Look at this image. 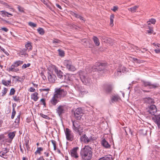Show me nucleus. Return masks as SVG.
<instances>
[{"label": "nucleus", "mask_w": 160, "mask_h": 160, "mask_svg": "<svg viewBox=\"0 0 160 160\" xmlns=\"http://www.w3.org/2000/svg\"><path fill=\"white\" fill-rule=\"evenodd\" d=\"M2 84L6 86H10L11 85V80L10 79L7 81L3 79L2 81Z\"/></svg>", "instance_id": "7c9ffc66"}, {"label": "nucleus", "mask_w": 160, "mask_h": 160, "mask_svg": "<svg viewBox=\"0 0 160 160\" xmlns=\"http://www.w3.org/2000/svg\"><path fill=\"white\" fill-rule=\"evenodd\" d=\"M23 62L21 60H17L14 62L11 67L8 68L9 72H17L19 71V69L17 68L18 66L22 64Z\"/></svg>", "instance_id": "7ed1b4c3"}, {"label": "nucleus", "mask_w": 160, "mask_h": 160, "mask_svg": "<svg viewBox=\"0 0 160 160\" xmlns=\"http://www.w3.org/2000/svg\"><path fill=\"white\" fill-rule=\"evenodd\" d=\"M132 60L135 62H136L137 63H140L141 62L140 60L138 59L137 58H133Z\"/></svg>", "instance_id": "4d7b16f0"}, {"label": "nucleus", "mask_w": 160, "mask_h": 160, "mask_svg": "<svg viewBox=\"0 0 160 160\" xmlns=\"http://www.w3.org/2000/svg\"><path fill=\"white\" fill-rule=\"evenodd\" d=\"M0 12L1 14L3 17L7 16L9 17L13 16L12 14L9 13L5 11H2Z\"/></svg>", "instance_id": "c756f323"}, {"label": "nucleus", "mask_w": 160, "mask_h": 160, "mask_svg": "<svg viewBox=\"0 0 160 160\" xmlns=\"http://www.w3.org/2000/svg\"><path fill=\"white\" fill-rule=\"evenodd\" d=\"M138 7L137 6H135L134 7H132L130 8V11H131L132 12H136L137 8H138Z\"/></svg>", "instance_id": "a19ab883"}, {"label": "nucleus", "mask_w": 160, "mask_h": 160, "mask_svg": "<svg viewBox=\"0 0 160 160\" xmlns=\"http://www.w3.org/2000/svg\"><path fill=\"white\" fill-rule=\"evenodd\" d=\"M103 90L106 94H110L112 92L113 89V85L111 84L105 83L102 86Z\"/></svg>", "instance_id": "1a4fd4ad"}, {"label": "nucleus", "mask_w": 160, "mask_h": 160, "mask_svg": "<svg viewBox=\"0 0 160 160\" xmlns=\"http://www.w3.org/2000/svg\"><path fill=\"white\" fill-rule=\"evenodd\" d=\"M58 51L59 52V55L61 57H63L64 56L65 53L63 50H61L60 49H58Z\"/></svg>", "instance_id": "79ce46f5"}, {"label": "nucleus", "mask_w": 160, "mask_h": 160, "mask_svg": "<svg viewBox=\"0 0 160 160\" xmlns=\"http://www.w3.org/2000/svg\"><path fill=\"white\" fill-rule=\"evenodd\" d=\"M66 138L67 140L72 141L74 139V135L72 131L68 128H66L65 131Z\"/></svg>", "instance_id": "0eeeda50"}, {"label": "nucleus", "mask_w": 160, "mask_h": 160, "mask_svg": "<svg viewBox=\"0 0 160 160\" xmlns=\"http://www.w3.org/2000/svg\"><path fill=\"white\" fill-rule=\"evenodd\" d=\"M16 113V112L15 110V109H14V108H12V115L11 116V118L12 119H13L14 118L15 115Z\"/></svg>", "instance_id": "09e8293b"}, {"label": "nucleus", "mask_w": 160, "mask_h": 160, "mask_svg": "<svg viewBox=\"0 0 160 160\" xmlns=\"http://www.w3.org/2000/svg\"><path fill=\"white\" fill-rule=\"evenodd\" d=\"M78 73L80 79L82 78V77H84L85 76L84 74L85 72L84 71L80 70L78 72Z\"/></svg>", "instance_id": "58836bf2"}, {"label": "nucleus", "mask_w": 160, "mask_h": 160, "mask_svg": "<svg viewBox=\"0 0 160 160\" xmlns=\"http://www.w3.org/2000/svg\"><path fill=\"white\" fill-rule=\"evenodd\" d=\"M81 125H79V123L78 122H73L72 128L74 131L76 132L78 131L82 128L81 127Z\"/></svg>", "instance_id": "2eb2a0df"}, {"label": "nucleus", "mask_w": 160, "mask_h": 160, "mask_svg": "<svg viewBox=\"0 0 160 160\" xmlns=\"http://www.w3.org/2000/svg\"><path fill=\"white\" fill-rule=\"evenodd\" d=\"M98 160H113V158L112 156L109 154L100 158Z\"/></svg>", "instance_id": "b1692460"}, {"label": "nucleus", "mask_w": 160, "mask_h": 160, "mask_svg": "<svg viewBox=\"0 0 160 160\" xmlns=\"http://www.w3.org/2000/svg\"><path fill=\"white\" fill-rule=\"evenodd\" d=\"M149 20L151 22V23L153 24H155V22H156V20L154 18H151V19H150Z\"/></svg>", "instance_id": "e2e57ef3"}, {"label": "nucleus", "mask_w": 160, "mask_h": 160, "mask_svg": "<svg viewBox=\"0 0 160 160\" xmlns=\"http://www.w3.org/2000/svg\"><path fill=\"white\" fill-rule=\"evenodd\" d=\"M141 82L144 87H148L149 89L157 88L160 86L159 84L158 83H152L150 82L145 80H142Z\"/></svg>", "instance_id": "20e7f679"}, {"label": "nucleus", "mask_w": 160, "mask_h": 160, "mask_svg": "<svg viewBox=\"0 0 160 160\" xmlns=\"http://www.w3.org/2000/svg\"><path fill=\"white\" fill-rule=\"evenodd\" d=\"M21 115V112H20L19 113L18 115L17 116V118L15 119V121L16 122H17V124H19L20 118Z\"/></svg>", "instance_id": "4c0bfd02"}, {"label": "nucleus", "mask_w": 160, "mask_h": 160, "mask_svg": "<svg viewBox=\"0 0 160 160\" xmlns=\"http://www.w3.org/2000/svg\"><path fill=\"white\" fill-rule=\"evenodd\" d=\"M6 153H4V152L2 151H1L0 152V156L4 158L7 159V158H5L3 157V156H4Z\"/></svg>", "instance_id": "680f3d73"}, {"label": "nucleus", "mask_w": 160, "mask_h": 160, "mask_svg": "<svg viewBox=\"0 0 160 160\" xmlns=\"http://www.w3.org/2000/svg\"><path fill=\"white\" fill-rule=\"evenodd\" d=\"M43 150V149L41 147H38L37 150L35 152V154L37 155V154L41 155V152Z\"/></svg>", "instance_id": "72a5a7b5"}, {"label": "nucleus", "mask_w": 160, "mask_h": 160, "mask_svg": "<svg viewBox=\"0 0 160 160\" xmlns=\"http://www.w3.org/2000/svg\"><path fill=\"white\" fill-rule=\"evenodd\" d=\"M38 93L37 92H35L31 95V98L33 101H37L39 98L38 96Z\"/></svg>", "instance_id": "a878e982"}, {"label": "nucleus", "mask_w": 160, "mask_h": 160, "mask_svg": "<svg viewBox=\"0 0 160 160\" xmlns=\"http://www.w3.org/2000/svg\"><path fill=\"white\" fill-rule=\"evenodd\" d=\"M2 4L4 5L7 8H9V9H12L11 8V6L9 5L7 3L4 2L2 3Z\"/></svg>", "instance_id": "6e6d98bb"}, {"label": "nucleus", "mask_w": 160, "mask_h": 160, "mask_svg": "<svg viewBox=\"0 0 160 160\" xmlns=\"http://www.w3.org/2000/svg\"><path fill=\"white\" fill-rule=\"evenodd\" d=\"M28 25L32 28L36 27L37 26L36 24L31 22H28Z\"/></svg>", "instance_id": "3c124183"}, {"label": "nucleus", "mask_w": 160, "mask_h": 160, "mask_svg": "<svg viewBox=\"0 0 160 160\" xmlns=\"http://www.w3.org/2000/svg\"><path fill=\"white\" fill-rule=\"evenodd\" d=\"M148 28L149 29V30H147L148 33L150 34H152L153 31L152 28H151L150 26H148Z\"/></svg>", "instance_id": "5fc2aeb1"}, {"label": "nucleus", "mask_w": 160, "mask_h": 160, "mask_svg": "<svg viewBox=\"0 0 160 160\" xmlns=\"http://www.w3.org/2000/svg\"><path fill=\"white\" fill-rule=\"evenodd\" d=\"M1 29L6 32L8 31V29L7 28L5 27H3L1 28Z\"/></svg>", "instance_id": "774afa93"}, {"label": "nucleus", "mask_w": 160, "mask_h": 160, "mask_svg": "<svg viewBox=\"0 0 160 160\" xmlns=\"http://www.w3.org/2000/svg\"><path fill=\"white\" fill-rule=\"evenodd\" d=\"M27 50L25 48L21 49L19 52L20 54L22 57L24 56L25 57H28L29 56L28 54L27 53Z\"/></svg>", "instance_id": "393cba45"}, {"label": "nucleus", "mask_w": 160, "mask_h": 160, "mask_svg": "<svg viewBox=\"0 0 160 160\" xmlns=\"http://www.w3.org/2000/svg\"><path fill=\"white\" fill-rule=\"evenodd\" d=\"M25 49H26L28 52L32 49V43L31 42H28L26 44H25Z\"/></svg>", "instance_id": "bb28decb"}, {"label": "nucleus", "mask_w": 160, "mask_h": 160, "mask_svg": "<svg viewBox=\"0 0 160 160\" xmlns=\"http://www.w3.org/2000/svg\"><path fill=\"white\" fill-rule=\"evenodd\" d=\"M143 100L144 103L147 104H152L154 102V100L150 97L144 98Z\"/></svg>", "instance_id": "5701e85b"}, {"label": "nucleus", "mask_w": 160, "mask_h": 160, "mask_svg": "<svg viewBox=\"0 0 160 160\" xmlns=\"http://www.w3.org/2000/svg\"><path fill=\"white\" fill-rule=\"evenodd\" d=\"M67 91L61 88H56L54 95L60 100L65 97L67 94Z\"/></svg>", "instance_id": "f03ea898"}, {"label": "nucleus", "mask_w": 160, "mask_h": 160, "mask_svg": "<svg viewBox=\"0 0 160 160\" xmlns=\"http://www.w3.org/2000/svg\"><path fill=\"white\" fill-rule=\"evenodd\" d=\"M41 104H42L44 106H46V104L45 102V99L44 98H42L40 101Z\"/></svg>", "instance_id": "de8ad7c7"}, {"label": "nucleus", "mask_w": 160, "mask_h": 160, "mask_svg": "<svg viewBox=\"0 0 160 160\" xmlns=\"http://www.w3.org/2000/svg\"><path fill=\"white\" fill-rule=\"evenodd\" d=\"M9 149L7 148H3L2 150V151L4 152V153H5L6 154L9 152Z\"/></svg>", "instance_id": "bf43d9fd"}, {"label": "nucleus", "mask_w": 160, "mask_h": 160, "mask_svg": "<svg viewBox=\"0 0 160 160\" xmlns=\"http://www.w3.org/2000/svg\"><path fill=\"white\" fill-rule=\"evenodd\" d=\"M17 8L18 9V11L21 12L25 13V12L24 11V9L23 8L21 7V6L18 5Z\"/></svg>", "instance_id": "a18cd8bd"}, {"label": "nucleus", "mask_w": 160, "mask_h": 160, "mask_svg": "<svg viewBox=\"0 0 160 160\" xmlns=\"http://www.w3.org/2000/svg\"><path fill=\"white\" fill-rule=\"evenodd\" d=\"M148 112L151 115H154L157 112V108L155 105H152L149 107Z\"/></svg>", "instance_id": "dca6fc26"}, {"label": "nucleus", "mask_w": 160, "mask_h": 160, "mask_svg": "<svg viewBox=\"0 0 160 160\" xmlns=\"http://www.w3.org/2000/svg\"><path fill=\"white\" fill-rule=\"evenodd\" d=\"M40 74H41V76H42V78H43V79L44 80H47L46 77L44 75V73L43 72H42Z\"/></svg>", "instance_id": "0e129e2a"}, {"label": "nucleus", "mask_w": 160, "mask_h": 160, "mask_svg": "<svg viewBox=\"0 0 160 160\" xmlns=\"http://www.w3.org/2000/svg\"><path fill=\"white\" fill-rule=\"evenodd\" d=\"M37 31L41 35H43L45 33V31L43 28H39L37 29Z\"/></svg>", "instance_id": "f704fd0d"}, {"label": "nucleus", "mask_w": 160, "mask_h": 160, "mask_svg": "<svg viewBox=\"0 0 160 160\" xmlns=\"http://www.w3.org/2000/svg\"><path fill=\"white\" fill-rule=\"evenodd\" d=\"M32 119L30 117H28L26 119V122L29 123L31 121Z\"/></svg>", "instance_id": "338daca9"}, {"label": "nucleus", "mask_w": 160, "mask_h": 160, "mask_svg": "<svg viewBox=\"0 0 160 160\" xmlns=\"http://www.w3.org/2000/svg\"><path fill=\"white\" fill-rule=\"evenodd\" d=\"M14 100L15 102H20V99L19 97H17V96H15L13 97Z\"/></svg>", "instance_id": "37998d69"}, {"label": "nucleus", "mask_w": 160, "mask_h": 160, "mask_svg": "<svg viewBox=\"0 0 160 160\" xmlns=\"http://www.w3.org/2000/svg\"><path fill=\"white\" fill-rule=\"evenodd\" d=\"M63 65L69 71L74 72L76 70L75 67L72 65V62L70 60H65L63 62Z\"/></svg>", "instance_id": "6e6552de"}, {"label": "nucleus", "mask_w": 160, "mask_h": 160, "mask_svg": "<svg viewBox=\"0 0 160 160\" xmlns=\"http://www.w3.org/2000/svg\"><path fill=\"white\" fill-rule=\"evenodd\" d=\"M72 15L75 17L76 18H79L80 20L85 21L83 17L82 16L74 12H72L71 13Z\"/></svg>", "instance_id": "2f4dec72"}, {"label": "nucleus", "mask_w": 160, "mask_h": 160, "mask_svg": "<svg viewBox=\"0 0 160 160\" xmlns=\"http://www.w3.org/2000/svg\"><path fill=\"white\" fill-rule=\"evenodd\" d=\"M114 15L113 14H112L110 15V25L112 27L113 26V19L114 18Z\"/></svg>", "instance_id": "c9c22d12"}, {"label": "nucleus", "mask_w": 160, "mask_h": 160, "mask_svg": "<svg viewBox=\"0 0 160 160\" xmlns=\"http://www.w3.org/2000/svg\"><path fill=\"white\" fill-rule=\"evenodd\" d=\"M152 119L157 124L158 128H160V113L158 115H154Z\"/></svg>", "instance_id": "4468645a"}, {"label": "nucleus", "mask_w": 160, "mask_h": 160, "mask_svg": "<svg viewBox=\"0 0 160 160\" xmlns=\"http://www.w3.org/2000/svg\"><path fill=\"white\" fill-rule=\"evenodd\" d=\"M15 132H10L8 134V136L9 138L12 139H13L14 137H15Z\"/></svg>", "instance_id": "e433bc0d"}, {"label": "nucleus", "mask_w": 160, "mask_h": 160, "mask_svg": "<svg viewBox=\"0 0 160 160\" xmlns=\"http://www.w3.org/2000/svg\"><path fill=\"white\" fill-rule=\"evenodd\" d=\"M35 89L32 87H30L29 89V91L31 92H35Z\"/></svg>", "instance_id": "69168bd1"}, {"label": "nucleus", "mask_w": 160, "mask_h": 160, "mask_svg": "<svg viewBox=\"0 0 160 160\" xmlns=\"http://www.w3.org/2000/svg\"><path fill=\"white\" fill-rule=\"evenodd\" d=\"M15 92V90L14 88H12L9 93V95L11 96L14 95Z\"/></svg>", "instance_id": "864d4df0"}, {"label": "nucleus", "mask_w": 160, "mask_h": 160, "mask_svg": "<svg viewBox=\"0 0 160 160\" xmlns=\"http://www.w3.org/2000/svg\"><path fill=\"white\" fill-rule=\"evenodd\" d=\"M61 42V41L58 39H55L54 40H53L52 41L53 43H59Z\"/></svg>", "instance_id": "052dcab7"}, {"label": "nucleus", "mask_w": 160, "mask_h": 160, "mask_svg": "<svg viewBox=\"0 0 160 160\" xmlns=\"http://www.w3.org/2000/svg\"><path fill=\"white\" fill-rule=\"evenodd\" d=\"M51 142L53 144V149L54 150H56V142L54 140H52Z\"/></svg>", "instance_id": "8fccbe9b"}, {"label": "nucleus", "mask_w": 160, "mask_h": 160, "mask_svg": "<svg viewBox=\"0 0 160 160\" xmlns=\"http://www.w3.org/2000/svg\"><path fill=\"white\" fill-rule=\"evenodd\" d=\"M60 101L59 99L54 95L50 101L49 104L51 106H55L58 102Z\"/></svg>", "instance_id": "ddd939ff"}, {"label": "nucleus", "mask_w": 160, "mask_h": 160, "mask_svg": "<svg viewBox=\"0 0 160 160\" xmlns=\"http://www.w3.org/2000/svg\"><path fill=\"white\" fill-rule=\"evenodd\" d=\"M83 132V129L82 128L78 131H77L76 132L78 133L80 136H81Z\"/></svg>", "instance_id": "13d9d810"}, {"label": "nucleus", "mask_w": 160, "mask_h": 160, "mask_svg": "<svg viewBox=\"0 0 160 160\" xmlns=\"http://www.w3.org/2000/svg\"><path fill=\"white\" fill-rule=\"evenodd\" d=\"M64 106L59 105L56 109L57 113L60 116L64 113Z\"/></svg>", "instance_id": "a211bd4d"}, {"label": "nucleus", "mask_w": 160, "mask_h": 160, "mask_svg": "<svg viewBox=\"0 0 160 160\" xmlns=\"http://www.w3.org/2000/svg\"><path fill=\"white\" fill-rule=\"evenodd\" d=\"M101 144L102 145L106 148H110V145L108 143V142L105 138H103L102 140Z\"/></svg>", "instance_id": "aec40b11"}, {"label": "nucleus", "mask_w": 160, "mask_h": 160, "mask_svg": "<svg viewBox=\"0 0 160 160\" xmlns=\"http://www.w3.org/2000/svg\"><path fill=\"white\" fill-rule=\"evenodd\" d=\"M40 116L43 118L45 119H50L49 117L47 115H44L42 113H40Z\"/></svg>", "instance_id": "603ef678"}, {"label": "nucleus", "mask_w": 160, "mask_h": 160, "mask_svg": "<svg viewBox=\"0 0 160 160\" xmlns=\"http://www.w3.org/2000/svg\"><path fill=\"white\" fill-rule=\"evenodd\" d=\"M80 139L81 141L86 144H88L89 142L88 138L85 134H83L81 136L80 138Z\"/></svg>", "instance_id": "6ab92c4d"}, {"label": "nucleus", "mask_w": 160, "mask_h": 160, "mask_svg": "<svg viewBox=\"0 0 160 160\" xmlns=\"http://www.w3.org/2000/svg\"><path fill=\"white\" fill-rule=\"evenodd\" d=\"M31 65L30 63H28L27 64H24L22 67V69H24L27 68V67H29Z\"/></svg>", "instance_id": "49530a36"}, {"label": "nucleus", "mask_w": 160, "mask_h": 160, "mask_svg": "<svg viewBox=\"0 0 160 160\" xmlns=\"http://www.w3.org/2000/svg\"><path fill=\"white\" fill-rule=\"evenodd\" d=\"M83 114V110L81 108H77L74 112L75 118L78 120H81Z\"/></svg>", "instance_id": "39448f33"}, {"label": "nucleus", "mask_w": 160, "mask_h": 160, "mask_svg": "<svg viewBox=\"0 0 160 160\" xmlns=\"http://www.w3.org/2000/svg\"><path fill=\"white\" fill-rule=\"evenodd\" d=\"M92 40L96 46H99V45L100 42L99 40L97 37L94 36L92 38Z\"/></svg>", "instance_id": "473e14b6"}, {"label": "nucleus", "mask_w": 160, "mask_h": 160, "mask_svg": "<svg viewBox=\"0 0 160 160\" xmlns=\"http://www.w3.org/2000/svg\"><path fill=\"white\" fill-rule=\"evenodd\" d=\"M51 68L54 70L58 77L61 80H63L64 75L63 72L61 70H58V68L55 65H52Z\"/></svg>", "instance_id": "9d476101"}, {"label": "nucleus", "mask_w": 160, "mask_h": 160, "mask_svg": "<svg viewBox=\"0 0 160 160\" xmlns=\"http://www.w3.org/2000/svg\"><path fill=\"white\" fill-rule=\"evenodd\" d=\"M107 62H96L93 66L95 69L98 71H101L104 70L105 67L107 65Z\"/></svg>", "instance_id": "423d86ee"}, {"label": "nucleus", "mask_w": 160, "mask_h": 160, "mask_svg": "<svg viewBox=\"0 0 160 160\" xmlns=\"http://www.w3.org/2000/svg\"><path fill=\"white\" fill-rule=\"evenodd\" d=\"M82 82L85 85H88L90 83V79L88 78H87L85 76L82 77L81 79Z\"/></svg>", "instance_id": "4be33fe9"}, {"label": "nucleus", "mask_w": 160, "mask_h": 160, "mask_svg": "<svg viewBox=\"0 0 160 160\" xmlns=\"http://www.w3.org/2000/svg\"><path fill=\"white\" fill-rule=\"evenodd\" d=\"M79 149V148L78 147L73 148L71 150L70 152L71 156L75 159H77L78 158V155L77 153V150Z\"/></svg>", "instance_id": "f8f14e48"}, {"label": "nucleus", "mask_w": 160, "mask_h": 160, "mask_svg": "<svg viewBox=\"0 0 160 160\" xmlns=\"http://www.w3.org/2000/svg\"><path fill=\"white\" fill-rule=\"evenodd\" d=\"M127 69L124 66L122 65H120L118 69L117 73L118 75H119V73H121V72L124 73L127 71Z\"/></svg>", "instance_id": "412c9836"}, {"label": "nucleus", "mask_w": 160, "mask_h": 160, "mask_svg": "<svg viewBox=\"0 0 160 160\" xmlns=\"http://www.w3.org/2000/svg\"><path fill=\"white\" fill-rule=\"evenodd\" d=\"M8 91V89L7 88H3V90H2V97L4 96L7 93Z\"/></svg>", "instance_id": "c03bdc74"}, {"label": "nucleus", "mask_w": 160, "mask_h": 160, "mask_svg": "<svg viewBox=\"0 0 160 160\" xmlns=\"http://www.w3.org/2000/svg\"><path fill=\"white\" fill-rule=\"evenodd\" d=\"M80 155L82 158L84 160H90L92 156V152L91 148L85 146L82 149Z\"/></svg>", "instance_id": "f257e3e1"}, {"label": "nucleus", "mask_w": 160, "mask_h": 160, "mask_svg": "<svg viewBox=\"0 0 160 160\" xmlns=\"http://www.w3.org/2000/svg\"><path fill=\"white\" fill-rule=\"evenodd\" d=\"M48 79L49 82L50 83L54 82L57 79V77L56 75L51 71L48 72Z\"/></svg>", "instance_id": "9b49d317"}, {"label": "nucleus", "mask_w": 160, "mask_h": 160, "mask_svg": "<svg viewBox=\"0 0 160 160\" xmlns=\"http://www.w3.org/2000/svg\"><path fill=\"white\" fill-rule=\"evenodd\" d=\"M120 97L118 95H115L112 96L111 99V101L112 103L117 102L119 100H120Z\"/></svg>", "instance_id": "cd10ccee"}, {"label": "nucleus", "mask_w": 160, "mask_h": 160, "mask_svg": "<svg viewBox=\"0 0 160 160\" xmlns=\"http://www.w3.org/2000/svg\"><path fill=\"white\" fill-rule=\"evenodd\" d=\"M71 77L72 75L69 74H66L64 75L63 79L64 80L63 82H70L72 81Z\"/></svg>", "instance_id": "f3484780"}, {"label": "nucleus", "mask_w": 160, "mask_h": 160, "mask_svg": "<svg viewBox=\"0 0 160 160\" xmlns=\"http://www.w3.org/2000/svg\"><path fill=\"white\" fill-rule=\"evenodd\" d=\"M39 90L41 92H42V94L43 95H47L49 93V92L50 91L49 88H41Z\"/></svg>", "instance_id": "c85d7f7f"}, {"label": "nucleus", "mask_w": 160, "mask_h": 160, "mask_svg": "<svg viewBox=\"0 0 160 160\" xmlns=\"http://www.w3.org/2000/svg\"><path fill=\"white\" fill-rule=\"evenodd\" d=\"M139 132L141 135L142 136H144L147 134L146 130L143 129L140 130Z\"/></svg>", "instance_id": "ea45409f"}]
</instances>
